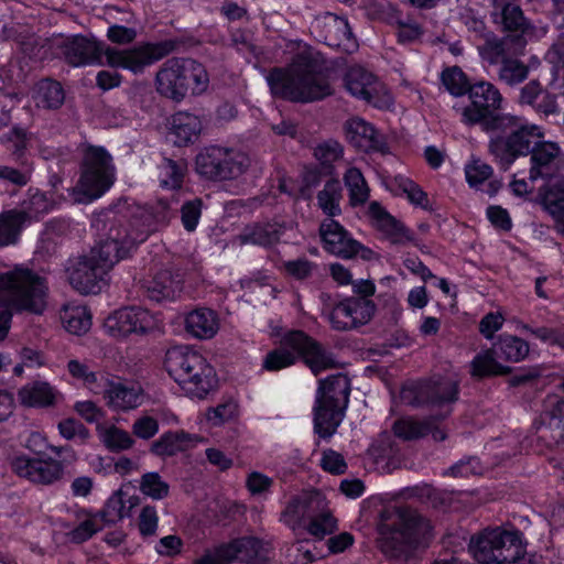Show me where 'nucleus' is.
<instances>
[{
	"mask_svg": "<svg viewBox=\"0 0 564 564\" xmlns=\"http://www.w3.org/2000/svg\"><path fill=\"white\" fill-rule=\"evenodd\" d=\"M63 54L69 64H107L128 69L134 74L165 56L167 51L161 44H143L129 50H116L84 36L59 37Z\"/></svg>",
	"mask_w": 564,
	"mask_h": 564,
	"instance_id": "f03ea898",
	"label": "nucleus"
},
{
	"mask_svg": "<svg viewBox=\"0 0 564 564\" xmlns=\"http://www.w3.org/2000/svg\"><path fill=\"white\" fill-rule=\"evenodd\" d=\"M279 196L274 193L262 199L253 198L245 203L241 199H232L225 205L227 212H234L240 208L258 209V208H276L280 203L290 200L294 195V184L290 180L282 178L279 181Z\"/></svg>",
	"mask_w": 564,
	"mask_h": 564,
	"instance_id": "f704fd0d",
	"label": "nucleus"
},
{
	"mask_svg": "<svg viewBox=\"0 0 564 564\" xmlns=\"http://www.w3.org/2000/svg\"><path fill=\"white\" fill-rule=\"evenodd\" d=\"M271 93L291 101L310 102L332 94L327 75L319 69L317 61L306 47L299 53L285 69H273L267 77Z\"/></svg>",
	"mask_w": 564,
	"mask_h": 564,
	"instance_id": "20e7f679",
	"label": "nucleus"
},
{
	"mask_svg": "<svg viewBox=\"0 0 564 564\" xmlns=\"http://www.w3.org/2000/svg\"><path fill=\"white\" fill-rule=\"evenodd\" d=\"M282 344L296 351L314 375L337 366L332 352L302 330L285 334Z\"/></svg>",
	"mask_w": 564,
	"mask_h": 564,
	"instance_id": "dca6fc26",
	"label": "nucleus"
},
{
	"mask_svg": "<svg viewBox=\"0 0 564 564\" xmlns=\"http://www.w3.org/2000/svg\"><path fill=\"white\" fill-rule=\"evenodd\" d=\"M325 248L341 258H352L359 252L360 243L348 238L344 227L332 218L326 219L319 228Z\"/></svg>",
	"mask_w": 564,
	"mask_h": 564,
	"instance_id": "b1692460",
	"label": "nucleus"
},
{
	"mask_svg": "<svg viewBox=\"0 0 564 564\" xmlns=\"http://www.w3.org/2000/svg\"><path fill=\"white\" fill-rule=\"evenodd\" d=\"M283 346L267 354L262 364L263 369L278 371L295 364L296 356L288 350L284 344Z\"/></svg>",
	"mask_w": 564,
	"mask_h": 564,
	"instance_id": "e2e57ef3",
	"label": "nucleus"
},
{
	"mask_svg": "<svg viewBox=\"0 0 564 564\" xmlns=\"http://www.w3.org/2000/svg\"><path fill=\"white\" fill-rule=\"evenodd\" d=\"M67 370L73 378L82 380L83 383L91 391L97 393L98 390L101 389L102 380L100 377L104 375L90 371L86 364L75 359L69 360L67 364Z\"/></svg>",
	"mask_w": 564,
	"mask_h": 564,
	"instance_id": "bf43d9fd",
	"label": "nucleus"
},
{
	"mask_svg": "<svg viewBox=\"0 0 564 564\" xmlns=\"http://www.w3.org/2000/svg\"><path fill=\"white\" fill-rule=\"evenodd\" d=\"M98 431L104 445L112 452L129 449L134 444L131 435L117 426L102 427Z\"/></svg>",
	"mask_w": 564,
	"mask_h": 564,
	"instance_id": "603ef678",
	"label": "nucleus"
},
{
	"mask_svg": "<svg viewBox=\"0 0 564 564\" xmlns=\"http://www.w3.org/2000/svg\"><path fill=\"white\" fill-rule=\"evenodd\" d=\"M225 148L208 147L202 150L196 158V170L208 178H219L220 161L224 159Z\"/></svg>",
	"mask_w": 564,
	"mask_h": 564,
	"instance_id": "37998d69",
	"label": "nucleus"
},
{
	"mask_svg": "<svg viewBox=\"0 0 564 564\" xmlns=\"http://www.w3.org/2000/svg\"><path fill=\"white\" fill-rule=\"evenodd\" d=\"M468 98L457 100L453 109L460 121L467 126L480 123L485 130V123L497 115L491 111L501 107L502 97L498 89L488 82H479L469 87Z\"/></svg>",
	"mask_w": 564,
	"mask_h": 564,
	"instance_id": "f8f14e48",
	"label": "nucleus"
},
{
	"mask_svg": "<svg viewBox=\"0 0 564 564\" xmlns=\"http://www.w3.org/2000/svg\"><path fill=\"white\" fill-rule=\"evenodd\" d=\"M496 355L510 362H519L529 355V344L513 335H501L494 345Z\"/></svg>",
	"mask_w": 564,
	"mask_h": 564,
	"instance_id": "ea45409f",
	"label": "nucleus"
},
{
	"mask_svg": "<svg viewBox=\"0 0 564 564\" xmlns=\"http://www.w3.org/2000/svg\"><path fill=\"white\" fill-rule=\"evenodd\" d=\"M495 349H487L479 352L470 364V375L484 378L510 373L511 368L497 361Z\"/></svg>",
	"mask_w": 564,
	"mask_h": 564,
	"instance_id": "a19ab883",
	"label": "nucleus"
},
{
	"mask_svg": "<svg viewBox=\"0 0 564 564\" xmlns=\"http://www.w3.org/2000/svg\"><path fill=\"white\" fill-rule=\"evenodd\" d=\"M343 178L351 208H364L369 203V212H384L378 200H370V188L359 169L352 166L347 169Z\"/></svg>",
	"mask_w": 564,
	"mask_h": 564,
	"instance_id": "bb28decb",
	"label": "nucleus"
},
{
	"mask_svg": "<svg viewBox=\"0 0 564 564\" xmlns=\"http://www.w3.org/2000/svg\"><path fill=\"white\" fill-rule=\"evenodd\" d=\"M33 99L37 107L58 108L63 105L65 95L59 83L51 79L39 82L33 91Z\"/></svg>",
	"mask_w": 564,
	"mask_h": 564,
	"instance_id": "79ce46f5",
	"label": "nucleus"
},
{
	"mask_svg": "<svg viewBox=\"0 0 564 564\" xmlns=\"http://www.w3.org/2000/svg\"><path fill=\"white\" fill-rule=\"evenodd\" d=\"M159 524V516L155 507L144 506L139 514L138 527L142 536L155 534Z\"/></svg>",
	"mask_w": 564,
	"mask_h": 564,
	"instance_id": "774afa93",
	"label": "nucleus"
},
{
	"mask_svg": "<svg viewBox=\"0 0 564 564\" xmlns=\"http://www.w3.org/2000/svg\"><path fill=\"white\" fill-rule=\"evenodd\" d=\"M313 28L319 32L318 36L329 46L340 48L347 53H351L358 47L357 40L345 18L326 12L314 20Z\"/></svg>",
	"mask_w": 564,
	"mask_h": 564,
	"instance_id": "a211bd4d",
	"label": "nucleus"
},
{
	"mask_svg": "<svg viewBox=\"0 0 564 564\" xmlns=\"http://www.w3.org/2000/svg\"><path fill=\"white\" fill-rule=\"evenodd\" d=\"M237 414L235 403H223L216 408L209 409L206 413V420L210 426H220L234 419Z\"/></svg>",
	"mask_w": 564,
	"mask_h": 564,
	"instance_id": "338daca9",
	"label": "nucleus"
},
{
	"mask_svg": "<svg viewBox=\"0 0 564 564\" xmlns=\"http://www.w3.org/2000/svg\"><path fill=\"white\" fill-rule=\"evenodd\" d=\"M29 220L28 214H0V248L15 243Z\"/></svg>",
	"mask_w": 564,
	"mask_h": 564,
	"instance_id": "49530a36",
	"label": "nucleus"
},
{
	"mask_svg": "<svg viewBox=\"0 0 564 564\" xmlns=\"http://www.w3.org/2000/svg\"><path fill=\"white\" fill-rule=\"evenodd\" d=\"M529 74L527 65L518 59L507 58L499 69V78L508 85L523 82Z\"/></svg>",
	"mask_w": 564,
	"mask_h": 564,
	"instance_id": "680f3d73",
	"label": "nucleus"
},
{
	"mask_svg": "<svg viewBox=\"0 0 564 564\" xmlns=\"http://www.w3.org/2000/svg\"><path fill=\"white\" fill-rule=\"evenodd\" d=\"M198 441L197 435L184 431H169L151 444L150 451L160 457L174 456L194 447Z\"/></svg>",
	"mask_w": 564,
	"mask_h": 564,
	"instance_id": "7c9ffc66",
	"label": "nucleus"
},
{
	"mask_svg": "<svg viewBox=\"0 0 564 564\" xmlns=\"http://www.w3.org/2000/svg\"><path fill=\"white\" fill-rule=\"evenodd\" d=\"M350 380L343 373L333 375L319 381L316 400L346 408L349 401Z\"/></svg>",
	"mask_w": 564,
	"mask_h": 564,
	"instance_id": "2f4dec72",
	"label": "nucleus"
},
{
	"mask_svg": "<svg viewBox=\"0 0 564 564\" xmlns=\"http://www.w3.org/2000/svg\"><path fill=\"white\" fill-rule=\"evenodd\" d=\"M147 296L154 302L174 301L183 290L180 274L170 270L158 272L151 280L143 283Z\"/></svg>",
	"mask_w": 564,
	"mask_h": 564,
	"instance_id": "393cba45",
	"label": "nucleus"
},
{
	"mask_svg": "<svg viewBox=\"0 0 564 564\" xmlns=\"http://www.w3.org/2000/svg\"><path fill=\"white\" fill-rule=\"evenodd\" d=\"M393 433L404 441H413L429 435L431 431V419L415 420L403 417L394 422Z\"/></svg>",
	"mask_w": 564,
	"mask_h": 564,
	"instance_id": "a18cd8bd",
	"label": "nucleus"
},
{
	"mask_svg": "<svg viewBox=\"0 0 564 564\" xmlns=\"http://www.w3.org/2000/svg\"><path fill=\"white\" fill-rule=\"evenodd\" d=\"M509 41V37L505 40H498L495 36L486 35L485 43L479 46V54L484 61H487L490 64H498L507 59L506 58V46Z\"/></svg>",
	"mask_w": 564,
	"mask_h": 564,
	"instance_id": "052dcab7",
	"label": "nucleus"
},
{
	"mask_svg": "<svg viewBox=\"0 0 564 564\" xmlns=\"http://www.w3.org/2000/svg\"><path fill=\"white\" fill-rule=\"evenodd\" d=\"M344 154L343 145L335 140H327L318 144L314 150L316 160L324 166H330L340 160Z\"/></svg>",
	"mask_w": 564,
	"mask_h": 564,
	"instance_id": "0e129e2a",
	"label": "nucleus"
},
{
	"mask_svg": "<svg viewBox=\"0 0 564 564\" xmlns=\"http://www.w3.org/2000/svg\"><path fill=\"white\" fill-rule=\"evenodd\" d=\"M139 489L143 495L153 500L164 499L170 494L169 484L158 473H145L142 475Z\"/></svg>",
	"mask_w": 564,
	"mask_h": 564,
	"instance_id": "6e6d98bb",
	"label": "nucleus"
},
{
	"mask_svg": "<svg viewBox=\"0 0 564 564\" xmlns=\"http://www.w3.org/2000/svg\"><path fill=\"white\" fill-rule=\"evenodd\" d=\"M378 547L389 560L406 562L420 547L434 538L433 525L426 517L410 506H392L379 513Z\"/></svg>",
	"mask_w": 564,
	"mask_h": 564,
	"instance_id": "f257e3e1",
	"label": "nucleus"
},
{
	"mask_svg": "<svg viewBox=\"0 0 564 564\" xmlns=\"http://www.w3.org/2000/svg\"><path fill=\"white\" fill-rule=\"evenodd\" d=\"M202 128L199 117L189 112H177L171 119L169 138L178 147L187 145L198 139Z\"/></svg>",
	"mask_w": 564,
	"mask_h": 564,
	"instance_id": "c85d7f7f",
	"label": "nucleus"
},
{
	"mask_svg": "<svg viewBox=\"0 0 564 564\" xmlns=\"http://www.w3.org/2000/svg\"><path fill=\"white\" fill-rule=\"evenodd\" d=\"M219 329V318L215 311L198 307L185 317V330L197 339H210Z\"/></svg>",
	"mask_w": 564,
	"mask_h": 564,
	"instance_id": "c756f323",
	"label": "nucleus"
},
{
	"mask_svg": "<svg viewBox=\"0 0 564 564\" xmlns=\"http://www.w3.org/2000/svg\"><path fill=\"white\" fill-rule=\"evenodd\" d=\"M376 310L372 300L348 296L330 308L328 321L333 329L346 332L368 324Z\"/></svg>",
	"mask_w": 564,
	"mask_h": 564,
	"instance_id": "4468645a",
	"label": "nucleus"
},
{
	"mask_svg": "<svg viewBox=\"0 0 564 564\" xmlns=\"http://www.w3.org/2000/svg\"><path fill=\"white\" fill-rule=\"evenodd\" d=\"M59 318L64 328L74 335H83L91 326L90 312L83 305L65 304L59 312Z\"/></svg>",
	"mask_w": 564,
	"mask_h": 564,
	"instance_id": "4c0bfd02",
	"label": "nucleus"
},
{
	"mask_svg": "<svg viewBox=\"0 0 564 564\" xmlns=\"http://www.w3.org/2000/svg\"><path fill=\"white\" fill-rule=\"evenodd\" d=\"M370 224L393 243L412 239L410 230L391 214H369Z\"/></svg>",
	"mask_w": 564,
	"mask_h": 564,
	"instance_id": "e433bc0d",
	"label": "nucleus"
},
{
	"mask_svg": "<svg viewBox=\"0 0 564 564\" xmlns=\"http://www.w3.org/2000/svg\"><path fill=\"white\" fill-rule=\"evenodd\" d=\"M131 240L122 238L111 227L107 238L94 246L87 254L69 261L66 269L70 285L80 294H98L107 285V276L113 267L130 254Z\"/></svg>",
	"mask_w": 564,
	"mask_h": 564,
	"instance_id": "7ed1b4c3",
	"label": "nucleus"
},
{
	"mask_svg": "<svg viewBox=\"0 0 564 564\" xmlns=\"http://www.w3.org/2000/svg\"><path fill=\"white\" fill-rule=\"evenodd\" d=\"M115 182L111 155L101 147H88L83 156L82 172L70 198L78 204H89L101 197Z\"/></svg>",
	"mask_w": 564,
	"mask_h": 564,
	"instance_id": "6e6552de",
	"label": "nucleus"
},
{
	"mask_svg": "<svg viewBox=\"0 0 564 564\" xmlns=\"http://www.w3.org/2000/svg\"><path fill=\"white\" fill-rule=\"evenodd\" d=\"M10 466L19 477L42 486H50L59 481L65 473L64 464L52 457L32 458L26 455H19L11 459Z\"/></svg>",
	"mask_w": 564,
	"mask_h": 564,
	"instance_id": "2eb2a0df",
	"label": "nucleus"
},
{
	"mask_svg": "<svg viewBox=\"0 0 564 564\" xmlns=\"http://www.w3.org/2000/svg\"><path fill=\"white\" fill-rule=\"evenodd\" d=\"M469 550L480 564H510L525 553L521 533L501 527L486 528L470 539Z\"/></svg>",
	"mask_w": 564,
	"mask_h": 564,
	"instance_id": "1a4fd4ad",
	"label": "nucleus"
},
{
	"mask_svg": "<svg viewBox=\"0 0 564 564\" xmlns=\"http://www.w3.org/2000/svg\"><path fill=\"white\" fill-rule=\"evenodd\" d=\"M46 280L33 270L17 265L0 273V341L9 333L13 311L42 314L46 308Z\"/></svg>",
	"mask_w": 564,
	"mask_h": 564,
	"instance_id": "39448f33",
	"label": "nucleus"
},
{
	"mask_svg": "<svg viewBox=\"0 0 564 564\" xmlns=\"http://www.w3.org/2000/svg\"><path fill=\"white\" fill-rule=\"evenodd\" d=\"M542 417L550 421V425L554 424L556 435L552 434L551 426L540 430V438L543 440L549 447L558 446L564 442V398L556 394H547L542 404Z\"/></svg>",
	"mask_w": 564,
	"mask_h": 564,
	"instance_id": "5701e85b",
	"label": "nucleus"
},
{
	"mask_svg": "<svg viewBox=\"0 0 564 564\" xmlns=\"http://www.w3.org/2000/svg\"><path fill=\"white\" fill-rule=\"evenodd\" d=\"M343 199V188L338 180L326 182L323 189L317 194L318 207L324 212H335L339 209Z\"/></svg>",
	"mask_w": 564,
	"mask_h": 564,
	"instance_id": "5fc2aeb1",
	"label": "nucleus"
},
{
	"mask_svg": "<svg viewBox=\"0 0 564 564\" xmlns=\"http://www.w3.org/2000/svg\"><path fill=\"white\" fill-rule=\"evenodd\" d=\"M265 564L269 561V544L256 536H242L206 550L192 564Z\"/></svg>",
	"mask_w": 564,
	"mask_h": 564,
	"instance_id": "9b49d317",
	"label": "nucleus"
},
{
	"mask_svg": "<svg viewBox=\"0 0 564 564\" xmlns=\"http://www.w3.org/2000/svg\"><path fill=\"white\" fill-rule=\"evenodd\" d=\"M101 388L107 404L118 411H128L142 403V389L128 380L101 376Z\"/></svg>",
	"mask_w": 564,
	"mask_h": 564,
	"instance_id": "6ab92c4d",
	"label": "nucleus"
},
{
	"mask_svg": "<svg viewBox=\"0 0 564 564\" xmlns=\"http://www.w3.org/2000/svg\"><path fill=\"white\" fill-rule=\"evenodd\" d=\"M541 205L549 212H564V180L551 178L539 194Z\"/></svg>",
	"mask_w": 564,
	"mask_h": 564,
	"instance_id": "09e8293b",
	"label": "nucleus"
},
{
	"mask_svg": "<svg viewBox=\"0 0 564 564\" xmlns=\"http://www.w3.org/2000/svg\"><path fill=\"white\" fill-rule=\"evenodd\" d=\"M465 180L468 186L494 195L501 183L494 178V169L479 158L471 156L464 165Z\"/></svg>",
	"mask_w": 564,
	"mask_h": 564,
	"instance_id": "cd10ccee",
	"label": "nucleus"
},
{
	"mask_svg": "<svg viewBox=\"0 0 564 564\" xmlns=\"http://www.w3.org/2000/svg\"><path fill=\"white\" fill-rule=\"evenodd\" d=\"M186 172V165L183 162H175L164 159L159 165L160 186L165 189H177L182 186Z\"/></svg>",
	"mask_w": 564,
	"mask_h": 564,
	"instance_id": "de8ad7c7",
	"label": "nucleus"
},
{
	"mask_svg": "<svg viewBox=\"0 0 564 564\" xmlns=\"http://www.w3.org/2000/svg\"><path fill=\"white\" fill-rule=\"evenodd\" d=\"M57 390L46 381L30 382L18 391V400L26 408H47L56 402Z\"/></svg>",
	"mask_w": 564,
	"mask_h": 564,
	"instance_id": "473e14b6",
	"label": "nucleus"
},
{
	"mask_svg": "<svg viewBox=\"0 0 564 564\" xmlns=\"http://www.w3.org/2000/svg\"><path fill=\"white\" fill-rule=\"evenodd\" d=\"M59 434L65 440H74L78 437L83 442L87 441L90 436L88 429L75 419H64L57 425Z\"/></svg>",
	"mask_w": 564,
	"mask_h": 564,
	"instance_id": "69168bd1",
	"label": "nucleus"
},
{
	"mask_svg": "<svg viewBox=\"0 0 564 564\" xmlns=\"http://www.w3.org/2000/svg\"><path fill=\"white\" fill-rule=\"evenodd\" d=\"M96 513L105 525L109 523H115L123 519L124 517H128L129 512L126 511L122 491H116L107 500L105 507Z\"/></svg>",
	"mask_w": 564,
	"mask_h": 564,
	"instance_id": "4d7b16f0",
	"label": "nucleus"
},
{
	"mask_svg": "<svg viewBox=\"0 0 564 564\" xmlns=\"http://www.w3.org/2000/svg\"><path fill=\"white\" fill-rule=\"evenodd\" d=\"M392 184L406 195V198L415 208H430L426 193L409 177L401 174L395 175L392 180Z\"/></svg>",
	"mask_w": 564,
	"mask_h": 564,
	"instance_id": "864d4df0",
	"label": "nucleus"
},
{
	"mask_svg": "<svg viewBox=\"0 0 564 564\" xmlns=\"http://www.w3.org/2000/svg\"><path fill=\"white\" fill-rule=\"evenodd\" d=\"M130 226L131 229L128 230L122 224L111 223L109 228H117L122 238L131 240V251L135 243L144 241L150 234L158 230L155 214H134Z\"/></svg>",
	"mask_w": 564,
	"mask_h": 564,
	"instance_id": "c9c22d12",
	"label": "nucleus"
},
{
	"mask_svg": "<svg viewBox=\"0 0 564 564\" xmlns=\"http://www.w3.org/2000/svg\"><path fill=\"white\" fill-rule=\"evenodd\" d=\"M208 83L206 69L193 59H170L156 74L159 93L176 100L184 98L187 94L204 93Z\"/></svg>",
	"mask_w": 564,
	"mask_h": 564,
	"instance_id": "9d476101",
	"label": "nucleus"
},
{
	"mask_svg": "<svg viewBox=\"0 0 564 564\" xmlns=\"http://www.w3.org/2000/svg\"><path fill=\"white\" fill-rule=\"evenodd\" d=\"M531 154L530 180L535 182L539 178L551 177L563 164L560 147L555 142L541 139L536 142Z\"/></svg>",
	"mask_w": 564,
	"mask_h": 564,
	"instance_id": "4be33fe9",
	"label": "nucleus"
},
{
	"mask_svg": "<svg viewBox=\"0 0 564 564\" xmlns=\"http://www.w3.org/2000/svg\"><path fill=\"white\" fill-rule=\"evenodd\" d=\"M79 514H85L86 519H84L75 529L67 533L69 541L77 544L89 540L97 532L105 528V524L100 518L97 517V513H90L83 509L79 511Z\"/></svg>",
	"mask_w": 564,
	"mask_h": 564,
	"instance_id": "8fccbe9b",
	"label": "nucleus"
},
{
	"mask_svg": "<svg viewBox=\"0 0 564 564\" xmlns=\"http://www.w3.org/2000/svg\"><path fill=\"white\" fill-rule=\"evenodd\" d=\"M485 131L490 134L489 153L505 171L518 158L528 155L534 144L544 139L541 127L510 113H498L488 120Z\"/></svg>",
	"mask_w": 564,
	"mask_h": 564,
	"instance_id": "423d86ee",
	"label": "nucleus"
},
{
	"mask_svg": "<svg viewBox=\"0 0 564 564\" xmlns=\"http://www.w3.org/2000/svg\"><path fill=\"white\" fill-rule=\"evenodd\" d=\"M313 512L316 514L311 517L306 527L307 532L318 539L332 534L337 529V519L327 507V502L321 508H314Z\"/></svg>",
	"mask_w": 564,
	"mask_h": 564,
	"instance_id": "c03bdc74",
	"label": "nucleus"
},
{
	"mask_svg": "<svg viewBox=\"0 0 564 564\" xmlns=\"http://www.w3.org/2000/svg\"><path fill=\"white\" fill-rule=\"evenodd\" d=\"M497 8H501V18L505 28L509 31H520L524 41L532 40L534 29L529 25L518 6L506 2V0H494Z\"/></svg>",
	"mask_w": 564,
	"mask_h": 564,
	"instance_id": "58836bf2",
	"label": "nucleus"
},
{
	"mask_svg": "<svg viewBox=\"0 0 564 564\" xmlns=\"http://www.w3.org/2000/svg\"><path fill=\"white\" fill-rule=\"evenodd\" d=\"M248 158L240 151L225 148L224 159L220 161L219 178H232L240 175L248 166Z\"/></svg>",
	"mask_w": 564,
	"mask_h": 564,
	"instance_id": "3c124183",
	"label": "nucleus"
},
{
	"mask_svg": "<svg viewBox=\"0 0 564 564\" xmlns=\"http://www.w3.org/2000/svg\"><path fill=\"white\" fill-rule=\"evenodd\" d=\"M105 326L115 337H126L131 334L143 335L154 328L155 319L145 308L122 307L108 316Z\"/></svg>",
	"mask_w": 564,
	"mask_h": 564,
	"instance_id": "f3484780",
	"label": "nucleus"
},
{
	"mask_svg": "<svg viewBox=\"0 0 564 564\" xmlns=\"http://www.w3.org/2000/svg\"><path fill=\"white\" fill-rule=\"evenodd\" d=\"M346 140L357 149L365 152L388 153V147L383 137L373 126L361 118L354 117L344 124Z\"/></svg>",
	"mask_w": 564,
	"mask_h": 564,
	"instance_id": "412c9836",
	"label": "nucleus"
},
{
	"mask_svg": "<svg viewBox=\"0 0 564 564\" xmlns=\"http://www.w3.org/2000/svg\"><path fill=\"white\" fill-rule=\"evenodd\" d=\"M325 505V497L319 491H306L293 497L282 512L284 522L295 529L313 512L314 508Z\"/></svg>",
	"mask_w": 564,
	"mask_h": 564,
	"instance_id": "a878e982",
	"label": "nucleus"
},
{
	"mask_svg": "<svg viewBox=\"0 0 564 564\" xmlns=\"http://www.w3.org/2000/svg\"><path fill=\"white\" fill-rule=\"evenodd\" d=\"M326 404L315 400L314 405V431L323 438L330 437L343 421L346 408Z\"/></svg>",
	"mask_w": 564,
	"mask_h": 564,
	"instance_id": "72a5a7b5",
	"label": "nucleus"
},
{
	"mask_svg": "<svg viewBox=\"0 0 564 564\" xmlns=\"http://www.w3.org/2000/svg\"><path fill=\"white\" fill-rule=\"evenodd\" d=\"M442 84L453 96H463L469 89V83L463 70L457 67H448L441 74Z\"/></svg>",
	"mask_w": 564,
	"mask_h": 564,
	"instance_id": "13d9d810",
	"label": "nucleus"
},
{
	"mask_svg": "<svg viewBox=\"0 0 564 564\" xmlns=\"http://www.w3.org/2000/svg\"><path fill=\"white\" fill-rule=\"evenodd\" d=\"M164 367L182 390L191 397L203 399L217 384L214 368L200 354L187 347L170 348L165 354Z\"/></svg>",
	"mask_w": 564,
	"mask_h": 564,
	"instance_id": "0eeeda50",
	"label": "nucleus"
},
{
	"mask_svg": "<svg viewBox=\"0 0 564 564\" xmlns=\"http://www.w3.org/2000/svg\"><path fill=\"white\" fill-rule=\"evenodd\" d=\"M459 381L455 377L438 378L421 384L417 398L436 408H445L442 417L451 413V405L458 400Z\"/></svg>",
	"mask_w": 564,
	"mask_h": 564,
	"instance_id": "aec40b11",
	"label": "nucleus"
},
{
	"mask_svg": "<svg viewBox=\"0 0 564 564\" xmlns=\"http://www.w3.org/2000/svg\"><path fill=\"white\" fill-rule=\"evenodd\" d=\"M348 93L373 107L388 109L393 99L387 88L376 77L360 66L350 67L344 78Z\"/></svg>",
	"mask_w": 564,
	"mask_h": 564,
	"instance_id": "ddd939ff",
	"label": "nucleus"
}]
</instances>
